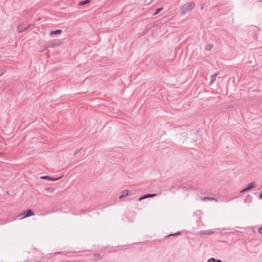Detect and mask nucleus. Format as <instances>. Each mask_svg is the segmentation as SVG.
<instances>
[{
    "label": "nucleus",
    "instance_id": "nucleus-22",
    "mask_svg": "<svg viewBox=\"0 0 262 262\" xmlns=\"http://www.w3.org/2000/svg\"><path fill=\"white\" fill-rule=\"evenodd\" d=\"M124 196L123 194H121L120 196H119V199H122V198H123Z\"/></svg>",
    "mask_w": 262,
    "mask_h": 262
},
{
    "label": "nucleus",
    "instance_id": "nucleus-4",
    "mask_svg": "<svg viewBox=\"0 0 262 262\" xmlns=\"http://www.w3.org/2000/svg\"><path fill=\"white\" fill-rule=\"evenodd\" d=\"M157 195V194L156 193H149V194H145L143 196H142L141 197H140L139 199V201H141L143 199H147V198H152L154 196H155Z\"/></svg>",
    "mask_w": 262,
    "mask_h": 262
},
{
    "label": "nucleus",
    "instance_id": "nucleus-11",
    "mask_svg": "<svg viewBox=\"0 0 262 262\" xmlns=\"http://www.w3.org/2000/svg\"><path fill=\"white\" fill-rule=\"evenodd\" d=\"M216 76H217L216 74H213L211 76V78H210V83H212L215 81Z\"/></svg>",
    "mask_w": 262,
    "mask_h": 262
},
{
    "label": "nucleus",
    "instance_id": "nucleus-23",
    "mask_svg": "<svg viewBox=\"0 0 262 262\" xmlns=\"http://www.w3.org/2000/svg\"><path fill=\"white\" fill-rule=\"evenodd\" d=\"M215 262H222V260L221 259H216V261Z\"/></svg>",
    "mask_w": 262,
    "mask_h": 262
},
{
    "label": "nucleus",
    "instance_id": "nucleus-25",
    "mask_svg": "<svg viewBox=\"0 0 262 262\" xmlns=\"http://www.w3.org/2000/svg\"><path fill=\"white\" fill-rule=\"evenodd\" d=\"M55 211V210L51 211L49 212L48 213H51L52 212H54Z\"/></svg>",
    "mask_w": 262,
    "mask_h": 262
},
{
    "label": "nucleus",
    "instance_id": "nucleus-1",
    "mask_svg": "<svg viewBox=\"0 0 262 262\" xmlns=\"http://www.w3.org/2000/svg\"><path fill=\"white\" fill-rule=\"evenodd\" d=\"M195 4L193 2H188L185 4L181 8V13L182 15H185L187 13L190 12L194 8Z\"/></svg>",
    "mask_w": 262,
    "mask_h": 262
},
{
    "label": "nucleus",
    "instance_id": "nucleus-12",
    "mask_svg": "<svg viewBox=\"0 0 262 262\" xmlns=\"http://www.w3.org/2000/svg\"><path fill=\"white\" fill-rule=\"evenodd\" d=\"M90 2V0H85V1H83L82 2H80L79 3H78V5L79 6H82V5H85L86 4H88Z\"/></svg>",
    "mask_w": 262,
    "mask_h": 262
},
{
    "label": "nucleus",
    "instance_id": "nucleus-8",
    "mask_svg": "<svg viewBox=\"0 0 262 262\" xmlns=\"http://www.w3.org/2000/svg\"><path fill=\"white\" fill-rule=\"evenodd\" d=\"M93 259L94 260H98V259H100L102 258V256H100V255L99 254H94L93 255Z\"/></svg>",
    "mask_w": 262,
    "mask_h": 262
},
{
    "label": "nucleus",
    "instance_id": "nucleus-3",
    "mask_svg": "<svg viewBox=\"0 0 262 262\" xmlns=\"http://www.w3.org/2000/svg\"><path fill=\"white\" fill-rule=\"evenodd\" d=\"M31 26V24H29V25L26 26L24 24H21L17 26V29L18 32H23L27 30Z\"/></svg>",
    "mask_w": 262,
    "mask_h": 262
},
{
    "label": "nucleus",
    "instance_id": "nucleus-17",
    "mask_svg": "<svg viewBox=\"0 0 262 262\" xmlns=\"http://www.w3.org/2000/svg\"><path fill=\"white\" fill-rule=\"evenodd\" d=\"M82 149V148H81L80 149H76V150H75V151L74 152V156H75L76 155L79 151H80Z\"/></svg>",
    "mask_w": 262,
    "mask_h": 262
},
{
    "label": "nucleus",
    "instance_id": "nucleus-24",
    "mask_svg": "<svg viewBox=\"0 0 262 262\" xmlns=\"http://www.w3.org/2000/svg\"><path fill=\"white\" fill-rule=\"evenodd\" d=\"M259 198L262 199V192L260 193L259 195Z\"/></svg>",
    "mask_w": 262,
    "mask_h": 262
},
{
    "label": "nucleus",
    "instance_id": "nucleus-15",
    "mask_svg": "<svg viewBox=\"0 0 262 262\" xmlns=\"http://www.w3.org/2000/svg\"><path fill=\"white\" fill-rule=\"evenodd\" d=\"M128 194V190H124L122 191V194L124 196H126V195H127Z\"/></svg>",
    "mask_w": 262,
    "mask_h": 262
},
{
    "label": "nucleus",
    "instance_id": "nucleus-16",
    "mask_svg": "<svg viewBox=\"0 0 262 262\" xmlns=\"http://www.w3.org/2000/svg\"><path fill=\"white\" fill-rule=\"evenodd\" d=\"M213 48V46L211 44H209L207 46L206 50L208 51L211 50Z\"/></svg>",
    "mask_w": 262,
    "mask_h": 262
},
{
    "label": "nucleus",
    "instance_id": "nucleus-5",
    "mask_svg": "<svg viewBox=\"0 0 262 262\" xmlns=\"http://www.w3.org/2000/svg\"><path fill=\"white\" fill-rule=\"evenodd\" d=\"M62 177V176H60V177L56 178H53L51 177L47 176L41 177V179L50 180H52L53 181H56L60 180Z\"/></svg>",
    "mask_w": 262,
    "mask_h": 262
},
{
    "label": "nucleus",
    "instance_id": "nucleus-7",
    "mask_svg": "<svg viewBox=\"0 0 262 262\" xmlns=\"http://www.w3.org/2000/svg\"><path fill=\"white\" fill-rule=\"evenodd\" d=\"M61 30L60 29L52 31L50 33V35L53 36V35L59 34L61 33Z\"/></svg>",
    "mask_w": 262,
    "mask_h": 262
},
{
    "label": "nucleus",
    "instance_id": "nucleus-19",
    "mask_svg": "<svg viewBox=\"0 0 262 262\" xmlns=\"http://www.w3.org/2000/svg\"><path fill=\"white\" fill-rule=\"evenodd\" d=\"M215 261H216V259H215L214 258H210L207 260V262H215Z\"/></svg>",
    "mask_w": 262,
    "mask_h": 262
},
{
    "label": "nucleus",
    "instance_id": "nucleus-29",
    "mask_svg": "<svg viewBox=\"0 0 262 262\" xmlns=\"http://www.w3.org/2000/svg\"><path fill=\"white\" fill-rule=\"evenodd\" d=\"M59 253H60V252H56V253H55L54 254H59Z\"/></svg>",
    "mask_w": 262,
    "mask_h": 262
},
{
    "label": "nucleus",
    "instance_id": "nucleus-18",
    "mask_svg": "<svg viewBox=\"0 0 262 262\" xmlns=\"http://www.w3.org/2000/svg\"><path fill=\"white\" fill-rule=\"evenodd\" d=\"M180 234H181V231H178L176 233L171 234L168 235L167 237L170 236H174V235H180Z\"/></svg>",
    "mask_w": 262,
    "mask_h": 262
},
{
    "label": "nucleus",
    "instance_id": "nucleus-9",
    "mask_svg": "<svg viewBox=\"0 0 262 262\" xmlns=\"http://www.w3.org/2000/svg\"><path fill=\"white\" fill-rule=\"evenodd\" d=\"M45 190L49 193H53L55 191V188L53 187H47L45 188Z\"/></svg>",
    "mask_w": 262,
    "mask_h": 262
},
{
    "label": "nucleus",
    "instance_id": "nucleus-20",
    "mask_svg": "<svg viewBox=\"0 0 262 262\" xmlns=\"http://www.w3.org/2000/svg\"><path fill=\"white\" fill-rule=\"evenodd\" d=\"M258 232L259 234H262V226L259 227L258 229Z\"/></svg>",
    "mask_w": 262,
    "mask_h": 262
},
{
    "label": "nucleus",
    "instance_id": "nucleus-6",
    "mask_svg": "<svg viewBox=\"0 0 262 262\" xmlns=\"http://www.w3.org/2000/svg\"><path fill=\"white\" fill-rule=\"evenodd\" d=\"M255 186V183L254 182L250 183L248 186L245 188V190H249Z\"/></svg>",
    "mask_w": 262,
    "mask_h": 262
},
{
    "label": "nucleus",
    "instance_id": "nucleus-21",
    "mask_svg": "<svg viewBox=\"0 0 262 262\" xmlns=\"http://www.w3.org/2000/svg\"><path fill=\"white\" fill-rule=\"evenodd\" d=\"M247 191V190H245V188H244V189H242V190L240 191V192H241V193H244V192H246V191Z\"/></svg>",
    "mask_w": 262,
    "mask_h": 262
},
{
    "label": "nucleus",
    "instance_id": "nucleus-13",
    "mask_svg": "<svg viewBox=\"0 0 262 262\" xmlns=\"http://www.w3.org/2000/svg\"><path fill=\"white\" fill-rule=\"evenodd\" d=\"M163 9V7H161V8L157 9L156 10V12L154 13V15H156L159 14Z\"/></svg>",
    "mask_w": 262,
    "mask_h": 262
},
{
    "label": "nucleus",
    "instance_id": "nucleus-2",
    "mask_svg": "<svg viewBox=\"0 0 262 262\" xmlns=\"http://www.w3.org/2000/svg\"><path fill=\"white\" fill-rule=\"evenodd\" d=\"M34 215V213L32 210L29 209L25 210L24 212L18 215L19 219H23L25 217H29Z\"/></svg>",
    "mask_w": 262,
    "mask_h": 262
},
{
    "label": "nucleus",
    "instance_id": "nucleus-26",
    "mask_svg": "<svg viewBox=\"0 0 262 262\" xmlns=\"http://www.w3.org/2000/svg\"><path fill=\"white\" fill-rule=\"evenodd\" d=\"M81 212L83 214L85 213V211L84 210H81Z\"/></svg>",
    "mask_w": 262,
    "mask_h": 262
},
{
    "label": "nucleus",
    "instance_id": "nucleus-14",
    "mask_svg": "<svg viewBox=\"0 0 262 262\" xmlns=\"http://www.w3.org/2000/svg\"><path fill=\"white\" fill-rule=\"evenodd\" d=\"M202 199L204 200H215L216 201H217V199H216L214 198H212V197L206 196V197H204Z\"/></svg>",
    "mask_w": 262,
    "mask_h": 262
},
{
    "label": "nucleus",
    "instance_id": "nucleus-27",
    "mask_svg": "<svg viewBox=\"0 0 262 262\" xmlns=\"http://www.w3.org/2000/svg\"><path fill=\"white\" fill-rule=\"evenodd\" d=\"M3 153L0 151V157H1L2 155H3Z\"/></svg>",
    "mask_w": 262,
    "mask_h": 262
},
{
    "label": "nucleus",
    "instance_id": "nucleus-10",
    "mask_svg": "<svg viewBox=\"0 0 262 262\" xmlns=\"http://www.w3.org/2000/svg\"><path fill=\"white\" fill-rule=\"evenodd\" d=\"M213 233V231H211V230H205V231H201V234H212Z\"/></svg>",
    "mask_w": 262,
    "mask_h": 262
},
{
    "label": "nucleus",
    "instance_id": "nucleus-28",
    "mask_svg": "<svg viewBox=\"0 0 262 262\" xmlns=\"http://www.w3.org/2000/svg\"><path fill=\"white\" fill-rule=\"evenodd\" d=\"M3 74V72H0V77Z\"/></svg>",
    "mask_w": 262,
    "mask_h": 262
}]
</instances>
